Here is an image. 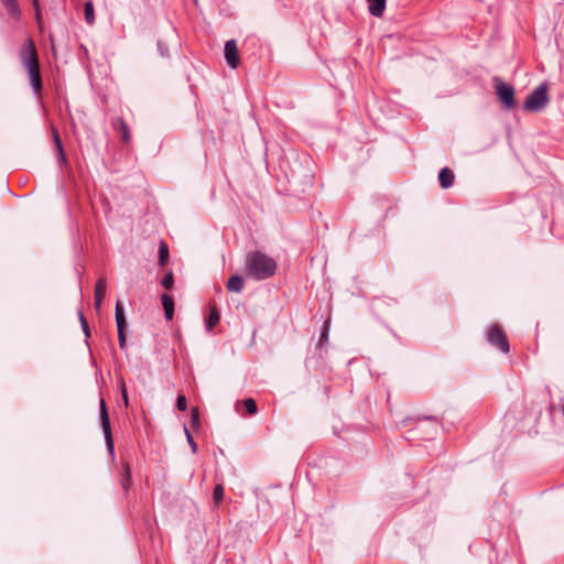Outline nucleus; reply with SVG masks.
<instances>
[{"label":"nucleus","instance_id":"obj_1","mask_svg":"<svg viewBox=\"0 0 564 564\" xmlns=\"http://www.w3.org/2000/svg\"><path fill=\"white\" fill-rule=\"evenodd\" d=\"M19 58L26 69L33 91L40 95L43 89L42 76L36 46L31 37L22 44L19 50Z\"/></svg>","mask_w":564,"mask_h":564},{"label":"nucleus","instance_id":"obj_2","mask_svg":"<svg viewBox=\"0 0 564 564\" xmlns=\"http://www.w3.org/2000/svg\"><path fill=\"white\" fill-rule=\"evenodd\" d=\"M276 267L273 258L261 251H251L246 258L245 273L254 280H265L275 273Z\"/></svg>","mask_w":564,"mask_h":564},{"label":"nucleus","instance_id":"obj_3","mask_svg":"<svg viewBox=\"0 0 564 564\" xmlns=\"http://www.w3.org/2000/svg\"><path fill=\"white\" fill-rule=\"evenodd\" d=\"M549 88L545 83L538 86L525 99L523 109L530 112H540L549 101Z\"/></svg>","mask_w":564,"mask_h":564},{"label":"nucleus","instance_id":"obj_4","mask_svg":"<svg viewBox=\"0 0 564 564\" xmlns=\"http://www.w3.org/2000/svg\"><path fill=\"white\" fill-rule=\"evenodd\" d=\"M487 341L498 348L500 351L507 354L510 350L509 341L506 333L498 324H491L486 332Z\"/></svg>","mask_w":564,"mask_h":564},{"label":"nucleus","instance_id":"obj_5","mask_svg":"<svg viewBox=\"0 0 564 564\" xmlns=\"http://www.w3.org/2000/svg\"><path fill=\"white\" fill-rule=\"evenodd\" d=\"M100 422L106 441L107 448L110 453H113V438L111 433L110 419L107 410V405L104 399H100Z\"/></svg>","mask_w":564,"mask_h":564},{"label":"nucleus","instance_id":"obj_6","mask_svg":"<svg viewBox=\"0 0 564 564\" xmlns=\"http://www.w3.org/2000/svg\"><path fill=\"white\" fill-rule=\"evenodd\" d=\"M495 88H496L498 98L503 104V106L507 109L513 108L516 105L513 87L501 82V80H498Z\"/></svg>","mask_w":564,"mask_h":564},{"label":"nucleus","instance_id":"obj_7","mask_svg":"<svg viewBox=\"0 0 564 564\" xmlns=\"http://www.w3.org/2000/svg\"><path fill=\"white\" fill-rule=\"evenodd\" d=\"M224 56L227 65L230 68L235 69L238 67L240 63V57L238 53L237 42L235 40H229L225 43Z\"/></svg>","mask_w":564,"mask_h":564},{"label":"nucleus","instance_id":"obj_8","mask_svg":"<svg viewBox=\"0 0 564 564\" xmlns=\"http://www.w3.org/2000/svg\"><path fill=\"white\" fill-rule=\"evenodd\" d=\"M115 315H116V324H117V329H118L119 347L121 349H124L126 343H127L126 333H124L126 317H124V313H123V307L120 304V302H117V304H116Z\"/></svg>","mask_w":564,"mask_h":564},{"label":"nucleus","instance_id":"obj_9","mask_svg":"<svg viewBox=\"0 0 564 564\" xmlns=\"http://www.w3.org/2000/svg\"><path fill=\"white\" fill-rule=\"evenodd\" d=\"M113 130L120 132L121 141L128 144L131 140L130 129L128 123L122 118H115L111 121Z\"/></svg>","mask_w":564,"mask_h":564},{"label":"nucleus","instance_id":"obj_10","mask_svg":"<svg viewBox=\"0 0 564 564\" xmlns=\"http://www.w3.org/2000/svg\"><path fill=\"white\" fill-rule=\"evenodd\" d=\"M107 293V281L105 278H99L95 285V306L100 308L104 297Z\"/></svg>","mask_w":564,"mask_h":564},{"label":"nucleus","instance_id":"obj_11","mask_svg":"<svg viewBox=\"0 0 564 564\" xmlns=\"http://www.w3.org/2000/svg\"><path fill=\"white\" fill-rule=\"evenodd\" d=\"M455 180L454 172L449 167H443L438 173L440 185L443 188H448L453 185Z\"/></svg>","mask_w":564,"mask_h":564},{"label":"nucleus","instance_id":"obj_12","mask_svg":"<svg viewBox=\"0 0 564 564\" xmlns=\"http://www.w3.org/2000/svg\"><path fill=\"white\" fill-rule=\"evenodd\" d=\"M369 13L373 17H381L386 9V0H367Z\"/></svg>","mask_w":564,"mask_h":564},{"label":"nucleus","instance_id":"obj_13","mask_svg":"<svg viewBox=\"0 0 564 564\" xmlns=\"http://www.w3.org/2000/svg\"><path fill=\"white\" fill-rule=\"evenodd\" d=\"M162 300V305H163V308H164V313H165V317L167 321H172L173 319V315H174V300L171 295L164 293L161 297Z\"/></svg>","mask_w":564,"mask_h":564},{"label":"nucleus","instance_id":"obj_14","mask_svg":"<svg viewBox=\"0 0 564 564\" xmlns=\"http://www.w3.org/2000/svg\"><path fill=\"white\" fill-rule=\"evenodd\" d=\"M121 467H122V474H121L120 482H121V486H122L124 492H128V490L131 486V468L127 462L122 463Z\"/></svg>","mask_w":564,"mask_h":564},{"label":"nucleus","instance_id":"obj_15","mask_svg":"<svg viewBox=\"0 0 564 564\" xmlns=\"http://www.w3.org/2000/svg\"><path fill=\"white\" fill-rule=\"evenodd\" d=\"M243 285V279L238 274L230 276L227 282V289L229 292L239 293L242 291Z\"/></svg>","mask_w":564,"mask_h":564},{"label":"nucleus","instance_id":"obj_16","mask_svg":"<svg viewBox=\"0 0 564 564\" xmlns=\"http://www.w3.org/2000/svg\"><path fill=\"white\" fill-rule=\"evenodd\" d=\"M220 315L216 307L210 308L209 316L206 319V328L207 330H212L219 322Z\"/></svg>","mask_w":564,"mask_h":564},{"label":"nucleus","instance_id":"obj_17","mask_svg":"<svg viewBox=\"0 0 564 564\" xmlns=\"http://www.w3.org/2000/svg\"><path fill=\"white\" fill-rule=\"evenodd\" d=\"M3 4V7L7 9L8 13L13 17L18 18L20 15L19 7L15 0H0Z\"/></svg>","mask_w":564,"mask_h":564},{"label":"nucleus","instance_id":"obj_18","mask_svg":"<svg viewBox=\"0 0 564 564\" xmlns=\"http://www.w3.org/2000/svg\"><path fill=\"white\" fill-rule=\"evenodd\" d=\"M169 259V246L165 241H161L159 246V263L165 265Z\"/></svg>","mask_w":564,"mask_h":564},{"label":"nucleus","instance_id":"obj_19","mask_svg":"<svg viewBox=\"0 0 564 564\" xmlns=\"http://www.w3.org/2000/svg\"><path fill=\"white\" fill-rule=\"evenodd\" d=\"M84 14L86 22L91 25L95 22L94 4L91 1H87L84 4Z\"/></svg>","mask_w":564,"mask_h":564},{"label":"nucleus","instance_id":"obj_20","mask_svg":"<svg viewBox=\"0 0 564 564\" xmlns=\"http://www.w3.org/2000/svg\"><path fill=\"white\" fill-rule=\"evenodd\" d=\"M53 138H54V143H55L56 150L58 152L59 160L62 162H65L66 158H65V153H64L63 143H62V140L59 138L57 130L54 128H53Z\"/></svg>","mask_w":564,"mask_h":564},{"label":"nucleus","instance_id":"obj_21","mask_svg":"<svg viewBox=\"0 0 564 564\" xmlns=\"http://www.w3.org/2000/svg\"><path fill=\"white\" fill-rule=\"evenodd\" d=\"M328 336H329V325H328V322H325L323 325L317 345L318 346L325 345L328 341Z\"/></svg>","mask_w":564,"mask_h":564},{"label":"nucleus","instance_id":"obj_22","mask_svg":"<svg viewBox=\"0 0 564 564\" xmlns=\"http://www.w3.org/2000/svg\"><path fill=\"white\" fill-rule=\"evenodd\" d=\"M213 498L216 505H219L224 498V486L221 484H217L214 488Z\"/></svg>","mask_w":564,"mask_h":564},{"label":"nucleus","instance_id":"obj_23","mask_svg":"<svg viewBox=\"0 0 564 564\" xmlns=\"http://www.w3.org/2000/svg\"><path fill=\"white\" fill-rule=\"evenodd\" d=\"M243 405L246 406V410L250 415H253L258 412L257 403L251 398L243 400Z\"/></svg>","mask_w":564,"mask_h":564},{"label":"nucleus","instance_id":"obj_24","mask_svg":"<svg viewBox=\"0 0 564 564\" xmlns=\"http://www.w3.org/2000/svg\"><path fill=\"white\" fill-rule=\"evenodd\" d=\"M173 283H174V278H173L172 272L166 273L161 281L162 286L167 290L173 286Z\"/></svg>","mask_w":564,"mask_h":564},{"label":"nucleus","instance_id":"obj_25","mask_svg":"<svg viewBox=\"0 0 564 564\" xmlns=\"http://www.w3.org/2000/svg\"><path fill=\"white\" fill-rule=\"evenodd\" d=\"M78 316H79V321H80V325H82L84 334L86 335V337H89L90 336L89 327H88L87 321L82 311L78 312Z\"/></svg>","mask_w":564,"mask_h":564},{"label":"nucleus","instance_id":"obj_26","mask_svg":"<svg viewBox=\"0 0 564 564\" xmlns=\"http://www.w3.org/2000/svg\"><path fill=\"white\" fill-rule=\"evenodd\" d=\"M120 390H121V395H122L124 406H128L129 398H128V392H127V388H126V383H124L123 379L120 380Z\"/></svg>","mask_w":564,"mask_h":564},{"label":"nucleus","instance_id":"obj_27","mask_svg":"<svg viewBox=\"0 0 564 564\" xmlns=\"http://www.w3.org/2000/svg\"><path fill=\"white\" fill-rule=\"evenodd\" d=\"M176 406L180 411H185L187 409V401L185 395L180 394L176 400Z\"/></svg>","mask_w":564,"mask_h":564},{"label":"nucleus","instance_id":"obj_28","mask_svg":"<svg viewBox=\"0 0 564 564\" xmlns=\"http://www.w3.org/2000/svg\"><path fill=\"white\" fill-rule=\"evenodd\" d=\"M185 433H186V438H187V442L192 448V452L193 453H196L197 452V444L195 443L192 434L189 433V431L187 429H185Z\"/></svg>","mask_w":564,"mask_h":564},{"label":"nucleus","instance_id":"obj_29","mask_svg":"<svg viewBox=\"0 0 564 564\" xmlns=\"http://www.w3.org/2000/svg\"><path fill=\"white\" fill-rule=\"evenodd\" d=\"M191 415H192L193 425L198 424L199 413H198L197 408L192 409Z\"/></svg>","mask_w":564,"mask_h":564},{"label":"nucleus","instance_id":"obj_30","mask_svg":"<svg viewBox=\"0 0 564 564\" xmlns=\"http://www.w3.org/2000/svg\"><path fill=\"white\" fill-rule=\"evenodd\" d=\"M32 3H33L34 9H35L36 19H37V21H40L41 13H40V10H39V0H32Z\"/></svg>","mask_w":564,"mask_h":564}]
</instances>
